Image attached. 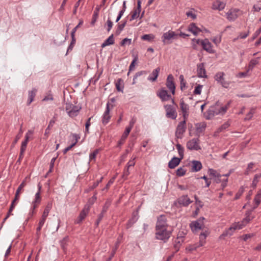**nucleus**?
<instances>
[{
    "instance_id": "f257e3e1",
    "label": "nucleus",
    "mask_w": 261,
    "mask_h": 261,
    "mask_svg": "<svg viewBox=\"0 0 261 261\" xmlns=\"http://www.w3.org/2000/svg\"><path fill=\"white\" fill-rule=\"evenodd\" d=\"M230 103V102L229 101L226 105H222L217 102L215 106L211 107V108L208 111V114L209 115L206 117V118L210 119L216 115H223L225 114L229 108Z\"/></svg>"
},
{
    "instance_id": "f03ea898",
    "label": "nucleus",
    "mask_w": 261,
    "mask_h": 261,
    "mask_svg": "<svg viewBox=\"0 0 261 261\" xmlns=\"http://www.w3.org/2000/svg\"><path fill=\"white\" fill-rule=\"evenodd\" d=\"M251 220L249 216L246 217L241 222L233 224L228 229L224 232L220 237L222 238L228 235L231 236L234 230L243 228Z\"/></svg>"
},
{
    "instance_id": "7ed1b4c3",
    "label": "nucleus",
    "mask_w": 261,
    "mask_h": 261,
    "mask_svg": "<svg viewBox=\"0 0 261 261\" xmlns=\"http://www.w3.org/2000/svg\"><path fill=\"white\" fill-rule=\"evenodd\" d=\"M172 232V229L169 227L155 228V237L157 240H161L166 243L171 237Z\"/></svg>"
},
{
    "instance_id": "20e7f679",
    "label": "nucleus",
    "mask_w": 261,
    "mask_h": 261,
    "mask_svg": "<svg viewBox=\"0 0 261 261\" xmlns=\"http://www.w3.org/2000/svg\"><path fill=\"white\" fill-rule=\"evenodd\" d=\"M65 109L68 115L71 117H73L77 115L81 107L74 106L70 103H66Z\"/></svg>"
},
{
    "instance_id": "39448f33",
    "label": "nucleus",
    "mask_w": 261,
    "mask_h": 261,
    "mask_svg": "<svg viewBox=\"0 0 261 261\" xmlns=\"http://www.w3.org/2000/svg\"><path fill=\"white\" fill-rule=\"evenodd\" d=\"M177 34L172 31L164 33L162 36V41L164 44H168L172 42V40L177 38Z\"/></svg>"
},
{
    "instance_id": "423d86ee",
    "label": "nucleus",
    "mask_w": 261,
    "mask_h": 261,
    "mask_svg": "<svg viewBox=\"0 0 261 261\" xmlns=\"http://www.w3.org/2000/svg\"><path fill=\"white\" fill-rule=\"evenodd\" d=\"M224 76L225 73L223 72H218L215 74L214 79L223 87L227 88L230 84V82L226 81Z\"/></svg>"
},
{
    "instance_id": "0eeeda50",
    "label": "nucleus",
    "mask_w": 261,
    "mask_h": 261,
    "mask_svg": "<svg viewBox=\"0 0 261 261\" xmlns=\"http://www.w3.org/2000/svg\"><path fill=\"white\" fill-rule=\"evenodd\" d=\"M164 107L166 111V117L172 119H175L177 116L175 107L171 105H166Z\"/></svg>"
},
{
    "instance_id": "6e6552de",
    "label": "nucleus",
    "mask_w": 261,
    "mask_h": 261,
    "mask_svg": "<svg viewBox=\"0 0 261 261\" xmlns=\"http://www.w3.org/2000/svg\"><path fill=\"white\" fill-rule=\"evenodd\" d=\"M198 138H193L187 142V148L190 150H198L201 149Z\"/></svg>"
},
{
    "instance_id": "1a4fd4ad",
    "label": "nucleus",
    "mask_w": 261,
    "mask_h": 261,
    "mask_svg": "<svg viewBox=\"0 0 261 261\" xmlns=\"http://www.w3.org/2000/svg\"><path fill=\"white\" fill-rule=\"evenodd\" d=\"M186 120L180 122L176 127L175 132V136L177 138L181 139L182 138L183 134L185 133L186 130Z\"/></svg>"
},
{
    "instance_id": "9d476101",
    "label": "nucleus",
    "mask_w": 261,
    "mask_h": 261,
    "mask_svg": "<svg viewBox=\"0 0 261 261\" xmlns=\"http://www.w3.org/2000/svg\"><path fill=\"white\" fill-rule=\"evenodd\" d=\"M203 217L200 218L198 220L191 222L190 226L193 231H197L202 229L204 226L203 221Z\"/></svg>"
},
{
    "instance_id": "9b49d317",
    "label": "nucleus",
    "mask_w": 261,
    "mask_h": 261,
    "mask_svg": "<svg viewBox=\"0 0 261 261\" xmlns=\"http://www.w3.org/2000/svg\"><path fill=\"white\" fill-rule=\"evenodd\" d=\"M179 106L184 119H187L189 115V107L185 103L183 99L180 100Z\"/></svg>"
},
{
    "instance_id": "f8f14e48",
    "label": "nucleus",
    "mask_w": 261,
    "mask_h": 261,
    "mask_svg": "<svg viewBox=\"0 0 261 261\" xmlns=\"http://www.w3.org/2000/svg\"><path fill=\"white\" fill-rule=\"evenodd\" d=\"M41 200V197L40 196V192H37L35 196V199L32 202V206L31 208V212H30L29 214V215L30 217H32L34 213L35 209L38 206L39 204L40 203Z\"/></svg>"
},
{
    "instance_id": "ddd939ff",
    "label": "nucleus",
    "mask_w": 261,
    "mask_h": 261,
    "mask_svg": "<svg viewBox=\"0 0 261 261\" xmlns=\"http://www.w3.org/2000/svg\"><path fill=\"white\" fill-rule=\"evenodd\" d=\"M169 227L167 223L166 217L164 215H161L158 218L155 228H163Z\"/></svg>"
},
{
    "instance_id": "4468645a",
    "label": "nucleus",
    "mask_w": 261,
    "mask_h": 261,
    "mask_svg": "<svg viewBox=\"0 0 261 261\" xmlns=\"http://www.w3.org/2000/svg\"><path fill=\"white\" fill-rule=\"evenodd\" d=\"M201 45L204 50L210 54L214 53L213 45L207 39L201 40Z\"/></svg>"
},
{
    "instance_id": "2eb2a0df",
    "label": "nucleus",
    "mask_w": 261,
    "mask_h": 261,
    "mask_svg": "<svg viewBox=\"0 0 261 261\" xmlns=\"http://www.w3.org/2000/svg\"><path fill=\"white\" fill-rule=\"evenodd\" d=\"M156 94L162 101H168L171 98V95L169 94L167 91L164 88L160 89L157 92Z\"/></svg>"
},
{
    "instance_id": "dca6fc26",
    "label": "nucleus",
    "mask_w": 261,
    "mask_h": 261,
    "mask_svg": "<svg viewBox=\"0 0 261 261\" xmlns=\"http://www.w3.org/2000/svg\"><path fill=\"white\" fill-rule=\"evenodd\" d=\"M166 85L172 94L174 95L175 94V86L174 83V77L172 75L170 74L168 76Z\"/></svg>"
},
{
    "instance_id": "f3484780",
    "label": "nucleus",
    "mask_w": 261,
    "mask_h": 261,
    "mask_svg": "<svg viewBox=\"0 0 261 261\" xmlns=\"http://www.w3.org/2000/svg\"><path fill=\"white\" fill-rule=\"evenodd\" d=\"M34 130L32 129L29 130L25 135V139L21 143V151L22 152L24 150H26L27 146L29 142V140L31 136L33 135Z\"/></svg>"
},
{
    "instance_id": "a211bd4d",
    "label": "nucleus",
    "mask_w": 261,
    "mask_h": 261,
    "mask_svg": "<svg viewBox=\"0 0 261 261\" xmlns=\"http://www.w3.org/2000/svg\"><path fill=\"white\" fill-rule=\"evenodd\" d=\"M111 118V115L110 114V108L109 103H108L105 112L103 115L102 122L103 124H107Z\"/></svg>"
},
{
    "instance_id": "6ab92c4d",
    "label": "nucleus",
    "mask_w": 261,
    "mask_h": 261,
    "mask_svg": "<svg viewBox=\"0 0 261 261\" xmlns=\"http://www.w3.org/2000/svg\"><path fill=\"white\" fill-rule=\"evenodd\" d=\"M188 30L195 36H197L199 32L203 31L202 29L198 28L194 23H192L189 25Z\"/></svg>"
},
{
    "instance_id": "aec40b11",
    "label": "nucleus",
    "mask_w": 261,
    "mask_h": 261,
    "mask_svg": "<svg viewBox=\"0 0 261 261\" xmlns=\"http://www.w3.org/2000/svg\"><path fill=\"white\" fill-rule=\"evenodd\" d=\"M198 76L199 77H206V71L203 63H200L197 65V70Z\"/></svg>"
},
{
    "instance_id": "412c9836",
    "label": "nucleus",
    "mask_w": 261,
    "mask_h": 261,
    "mask_svg": "<svg viewBox=\"0 0 261 261\" xmlns=\"http://www.w3.org/2000/svg\"><path fill=\"white\" fill-rule=\"evenodd\" d=\"M192 202L187 195H183L178 199V203L184 206H187Z\"/></svg>"
},
{
    "instance_id": "4be33fe9",
    "label": "nucleus",
    "mask_w": 261,
    "mask_h": 261,
    "mask_svg": "<svg viewBox=\"0 0 261 261\" xmlns=\"http://www.w3.org/2000/svg\"><path fill=\"white\" fill-rule=\"evenodd\" d=\"M182 159L177 157H173L168 163V167L170 169H174L177 166Z\"/></svg>"
},
{
    "instance_id": "5701e85b",
    "label": "nucleus",
    "mask_w": 261,
    "mask_h": 261,
    "mask_svg": "<svg viewBox=\"0 0 261 261\" xmlns=\"http://www.w3.org/2000/svg\"><path fill=\"white\" fill-rule=\"evenodd\" d=\"M160 71V67H158L154 69L152 73L149 75L148 77V80L151 81V82H154L156 80L158 76L159 73Z\"/></svg>"
},
{
    "instance_id": "b1692460",
    "label": "nucleus",
    "mask_w": 261,
    "mask_h": 261,
    "mask_svg": "<svg viewBox=\"0 0 261 261\" xmlns=\"http://www.w3.org/2000/svg\"><path fill=\"white\" fill-rule=\"evenodd\" d=\"M225 7V4L222 2L217 1L213 4L212 9L214 10H222Z\"/></svg>"
},
{
    "instance_id": "393cba45",
    "label": "nucleus",
    "mask_w": 261,
    "mask_h": 261,
    "mask_svg": "<svg viewBox=\"0 0 261 261\" xmlns=\"http://www.w3.org/2000/svg\"><path fill=\"white\" fill-rule=\"evenodd\" d=\"M185 239H183L181 236H177L175 240L174 247L176 251H178L180 246L184 243Z\"/></svg>"
},
{
    "instance_id": "a878e982",
    "label": "nucleus",
    "mask_w": 261,
    "mask_h": 261,
    "mask_svg": "<svg viewBox=\"0 0 261 261\" xmlns=\"http://www.w3.org/2000/svg\"><path fill=\"white\" fill-rule=\"evenodd\" d=\"M89 210L84 207V210L81 212L77 219L76 221V223H81L86 217Z\"/></svg>"
},
{
    "instance_id": "bb28decb",
    "label": "nucleus",
    "mask_w": 261,
    "mask_h": 261,
    "mask_svg": "<svg viewBox=\"0 0 261 261\" xmlns=\"http://www.w3.org/2000/svg\"><path fill=\"white\" fill-rule=\"evenodd\" d=\"M192 170L193 171L197 172L202 168V164L199 161H193L192 162Z\"/></svg>"
},
{
    "instance_id": "cd10ccee",
    "label": "nucleus",
    "mask_w": 261,
    "mask_h": 261,
    "mask_svg": "<svg viewBox=\"0 0 261 261\" xmlns=\"http://www.w3.org/2000/svg\"><path fill=\"white\" fill-rule=\"evenodd\" d=\"M114 43V39L113 35L112 34L104 42L101 44V47L102 48L110 45L113 44Z\"/></svg>"
},
{
    "instance_id": "c85d7f7f",
    "label": "nucleus",
    "mask_w": 261,
    "mask_h": 261,
    "mask_svg": "<svg viewBox=\"0 0 261 261\" xmlns=\"http://www.w3.org/2000/svg\"><path fill=\"white\" fill-rule=\"evenodd\" d=\"M96 199V193L95 192L94 193V195L88 200V201L87 203L85 205V207L87 208L88 210H89L91 206L95 202Z\"/></svg>"
},
{
    "instance_id": "c756f323",
    "label": "nucleus",
    "mask_w": 261,
    "mask_h": 261,
    "mask_svg": "<svg viewBox=\"0 0 261 261\" xmlns=\"http://www.w3.org/2000/svg\"><path fill=\"white\" fill-rule=\"evenodd\" d=\"M226 17L229 20L233 21L237 18V14L236 12L232 10H229L226 13Z\"/></svg>"
},
{
    "instance_id": "7c9ffc66",
    "label": "nucleus",
    "mask_w": 261,
    "mask_h": 261,
    "mask_svg": "<svg viewBox=\"0 0 261 261\" xmlns=\"http://www.w3.org/2000/svg\"><path fill=\"white\" fill-rule=\"evenodd\" d=\"M37 90L33 89L31 91L29 92V97L28 100V105H29L34 100V98L36 95Z\"/></svg>"
},
{
    "instance_id": "2f4dec72",
    "label": "nucleus",
    "mask_w": 261,
    "mask_h": 261,
    "mask_svg": "<svg viewBox=\"0 0 261 261\" xmlns=\"http://www.w3.org/2000/svg\"><path fill=\"white\" fill-rule=\"evenodd\" d=\"M115 85L116 89L118 91L123 92L124 86L123 84V80L121 79H119L116 81Z\"/></svg>"
},
{
    "instance_id": "473e14b6",
    "label": "nucleus",
    "mask_w": 261,
    "mask_h": 261,
    "mask_svg": "<svg viewBox=\"0 0 261 261\" xmlns=\"http://www.w3.org/2000/svg\"><path fill=\"white\" fill-rule=\"evenodd\" d=\"M52 207V204L51 203H48L46 205V206L45 207V209L44 210V212L43 213V214L42 215V217L47 218L48 214L51 209Z\"/></svg>"
},
{
    "instance_id": "72a5a7b5",
    "label": "nucleus",
    "mask_w": 261,
    "mask_h": 261,
    "mask_svg": "<svg viewBox=\"0 0 261 261\" xmlns=\"http://www.w3.org/2000/svg\"><path fill=\"white\" fill-rule=\"evenodd\" d=\"M208 173L210 176H213L215 178L216 177H222V175L220 174L216 170L213 169H209L208 170Z\"/></svg>"
},
{
    "instance_id": "f704fd0d",
    "label": "nucleus",
    "mask_w": 261,
    "mask_h": 261,
    "mask_svg": "<svg viewBox=\"0 0 261 261\" xmlns=\"http://www.w3.org/2000/svg\"><path fill=\"white\" fill-rule=\"evenodd\" d=\"M133 57H134V59L133 60L130 66H129V72H128L127 73V75H129V72L130 71H132V70H134L135 69V64L138 61V57L137 55L135 56V55H133Z\"/></svg>"
},
{
    "instance_id": "c9c22d12",
    "label": "nucleus",
    "mask_w": 261,
    "mask_h": 261,
    "mask_svg": "<svg viewBox=\"0 0 261 261\" xmlns=\"http://www.w3.org/2000/svg\"><path fill=\"white\" fill-rule=\"evenodd\" d=\"M207 235V233H206L205 232H202L200 233L199 236L200 240L199 242V246H202L204 245V244L205 243V240L206 239Z\"/></svg>"
},
{
    "instance_id": "e433bc0d",
    "label": "nucleus",
    "mask_w": 261,
    "mask_h": 261,
    "mask_svg": "<svg viewBox=\"0 0 261 261\" xmlns=\"http://www.w3.org/2000/svg\"><path fill=\"white\" fill-rule=\"evenodd\" d=\"M258 63V61L257 59H252L248 65V70H252L253 68Z\"/></svg>"
},
{
    "instance_id": "4c0bfd02",
    "label": "nucleus",
    "mask_w": 261,
    "mask_h": 261,
    "mask_svg": "<svg viewBox=\"0 0 261 261\" xmlns=\"http://www.w3.org/2000/svg\"><path fill=\"white\" fill-rule=\"evenodd\" d=\"M55 122L54 120H51L49 123L47 127L46 128L44 133V136H46V138H47L49 134L50 128L53 126Z\"/></svg>"
},
{
    "instance_id": "58836bf2",
    "label": "nucleus",
    "mask_w": 261,
    "mask_h": 261,
    "mask_svg": "<svg viewBox=\"0 0 261 261\" xmlns=\"http://www.w3.org/2000/svg\"><path fill=\"white\" fill-rule=\"evenodd\" d=\"M201 40L199 39H192V46L193 49H197L198 45L199 44H201Z\"/></svg>"
},
{
    "instance_id": "ea45409f",
    "label": "nucleus",
    "mask_w": 261,
    "mask_h": 261,
    "mask_svg": "<svg viewBox=\"0 0 261 261\" xmlns=\"http://www.w3.org/2000/svg\"><path fill=\"white\" fill-rule=\"evenodd\" d=\"M176 147L178 150L179 155L180 156V158L182 159L184 157V147L179 144H176Z\"/></svg>"
},
{
    "instance_id": "a19ab883",
    "label": "nucleus",
    "mask_w": 261,
    "mask_h": 261,
    "mask_svg": "<svg viewBox=\"0 0 261 261\" xmlns=\"http://www.w3.org/2000/svg\"><path fill=\"white\" fill-rule=\"evenodd\" d=\"M83 21L81 20L79 23V24L72 30L71 32V37L72 38L73 41H75V38H74V34L75 32L76 31L77 29L83 24Z\"/></svg>"
},
{
    "instance_id": "79ce46f5",
    "label": "nucleus",
    "mask_w": 261,
    "mask_h": 261,
    "mask_svg": "<svg viewBox=\"0 0 261 261\" xmlns=\"http://www.w3.org/2000/svg\"><path fill=\"white\" fill-rule=\"evenodd\" d=\"M260 177H261V173L256 174L254 175L253 180L252 181V187L253 188L256 187L258 181V178H259Z\"/></svg>"
},
{
    "instance_id": "37998d69",
    "label": "nucleus",
    "mask_w": 261,
    "mask_h": 261,
    "mask_svg": "<svg viewBox=\"0 0 261 261\" xmlns=\"http://www.w3.org/2000/svg\"><path fill=\"white\" fill-rule=\"evenodd\" d=\"M130 131H131V130L130 129V128L126 127L124 133L123 134V135L121 136V140H122L123 141H124L125 140L127 137V136L129 135Z\"/></svg>"
},
{
    "instance_id": "c03bdc74",
    "label": "nucleus",
    "mask_w": 261,
    "mask_h": 261,
    "mask_svg": "<svg viewBox=\"0 0 261 261\" xmlns=\"http://www.w3.org/2000/svg\"><path fill=\"white\" fill-rule=\"evenodd\" d=\"M146 71H139V72H137V73L135 74V76H134V77L133 81L132 84H133V85L135 84L136 83V79H137V78L138 77H139V76H141V75H143V74H146Z\"/></svg>"
},
{
    "instance_id": "a18cd8bd",
    "label": "nucleus",
    "mask_w": 261,
    "mask_h": 261,
    "mask_svg": "<svg viewBox=\"0 0 261 261\" xmlns=\"http://www.w3.org/2000/svg\"><path fill=\"white\" fill-rule=\"evenodd\" d=\"M141 11L139 9H135L131 16L130 20L137 18L140 15Z\"/></svg>"
},
{
    "instance_id": "49530a36",
    "label": "nucleus",
    "mask_w": 261,
    "mask_h": 261,
    "mask_svg": "<svg viewBox=\"0 0 261 261\" xmlns=\"http://www.w3.org/2000/svg\"><path fill=\"white\" fill-rule=\"evenodd\" d=\"M186 172V170L183 168H179L176 170V175L178 176H184Z\"/></svg>"
},
{
    "instance_id": "de8ad7c7",
    "label": "nucleus",
    "mask_w": 261,
    "mask_h": 261,
    "mask_svg": "<svg viewBox=\"0 0 261 261\" xmlns=\"http://www.w3.org/2000/svg\"><path fill=\"white\" fill-rule=\"evenodd\" d=\"M202 87H203L202 85H197L195 88V89L194 91V93L195 94H197V95L200 94Z\"/></svg>"
},
{
    "instance_id": "09e8293b",
    "label": "nucleus",
    "mask_w": 261,
    "mask_h": 261,
    "mask_svg": "<svg viewBox=\"0 0 261 261\" xmlns=\"http://www.w3.org/2000/svg\"><path fill=\"white\" fill-rule=\"evenodd\" d=\"M199 244H194V245H190L187 247L186 250L189 251H192L193 250H196L198 247H200Z\"/></svg>"
},
{
    "instance_id": "8fccbe9b",
    "label": "nucleus",
    "mask_w": 261,
    "mask_h": 261,
    "mask_svg": "<svg viewBox=\"0 0 261 261\" xmlns=\"http://www.w3.org/2000/svg\"><path fill=\"white\" fill-rule=\"evenodd\" d=\"M249 31H248L246 33H241L239 34V36L237 38H234L233 39V41H236L239 38L245 39V38H246L249 35Z\"/></svg>"
},
{
    "instance_id": "3c124183",
    "label": "nucleus",
    "mask_w": 261,
    "mask_h": 261,
    "mask_svg": "<svg viewBox=\"0 0 261 261\" xmlns=\"http://www.w3.org/2000/svg\"><path fill=\"white\" fill-rule=\"evenodd\" d=\"M141 38L144 40L150 41L154 39V36L152 34H146L142 36Z\"/></svg>"
},
{
    "instance_id": "603ef678",
    "label": "nucleus",
    "mask_w": 261,
    "mask_h": 261,
    "mask_svg": "<svg viewBox=\"0 0 261 261\" xmlns=\"http://www.w3.org/2000/svg\"><path fill=\"white\" fill-rule=\"evenodd\" d=\"M179 78L180 82V88L181 90H183L186 87V82L185 81L183 75H180Z\"/></svg>"
},
{
    "instance_id": "864d4df0",
    "label": "nucleus",
    "mask_w": 261,
    "mask_h": 261,
    "mask_svg": "<svg viewBox=\"0 0 261 261\" xmlns=\"http://www.w3.org/2000/svg\"><path fill=\"white\" fill-rule=\"evenodd\" d=\"M22 133V128L21 127L19 129V133L16 136L15 139L12 143V147H13L15 145V144L17 142L18 140L21 138Z\"/></svg>"
},
{
    "instance_id": "5fc2aeb1",
    "label": "nucleus",
    "mask_w": 261,
    "mask_h": 261,
    "mask_svg": "<svg viewBox=\"0 0 261 261\" xmlns=\"http://www.w3.org/2000/svg\"><path fill=\"white\" fill-rule=\"evenodd\" d=\"M111 204V202L109 200L107 201L105 203L104 206H103L102 211L101 213H103V214L107 211L109 207L110 206Z\"/></svg>"
},
{
    "instance_id": "6e6d98bb",
    "label": "nucleus",
    "mask_w": 261,
    "mask_h": 261,
    "mask_svg": "<svg viewBox=\"0 0 261 261\" xmlns=\"http://www.w3.org/2000/svg\"><path fill=\"white\" fill-rule=\"evenodd\" d=\"M186 15L191 17L192 19H195L196 18L197 15L196 14L193 12V11H189L186 12Z\"/></svg>"
},
{
    "instance_id": "4d7b16f0",
    "label": "nucleus",
    "mask_w": 261,
    "mask_h": 261,
    "mask_svg": "<svg viewBox=\"0 0 261 261\" xmlns=\"http://www.w3.org/2000/svg\"><path fill=\"white\" fill-rule=\"evenodd\" d=\"M98 153V150L96 149L92 153H91L89 155V159L90 161H91L92 160H95L97 154Z\"/></svg>"
},
{
    "instance_id": "13d9d810",
    "label": "nucleus",
    "mask_w": 261,
    "mask_h": 261,
    "mask_svg": "<svg viewBox=\"0 0 261 261\" xmlns=\"http://www.w3.org/2000/svg\"><path fill=\"white\" fill-rule=\"evenodd\" d=\"M254 166V164L253 163H250L246 168V171H245V174L246 175H248L250 171L253 169Z\"/></svg>"
},
{
    "instance_id": "bf43d9fd",
    "label": "nucleus",
    "mask_w": 261,
    "mask_h": 261,
    "mask_svg": "<svg viewBox=\"0 0 261 261\" xmlns=\"http://www.w3.org/2000/svg\"><path fill=\"white\" fill-rule=\"evenodd\" d=\"M131 42L132 40L130 39L125 38L122 40L120 44L121 46L125 45V44L129 45L131 44Z\"/></svg>"
},
{
    "instance_id": "052dcab7",
    "label": "nucleus",
    "mask_w": 261,
    "mask_h": 261,
    "mask_svg": "<svg viewBox=\"0 0 261 261\" xmlns=\"http://www.w3.org/2000/svg\"><path fill=\"white\" fill-rule=\"evenodd\" d=\"M212 40L216 45H218L221 42V36H216Z\"/></svg>"
},
{
    "instance_id": "680f3d73",
    "label": "nucleus",
    "mask_w": 261,
    "mask_h": 261,
    "mask_svg": "<svg viewBox=\"0 0 261 261\" xmlns=\"http://www.w3.org/2000/svg\"><path fill=\"white\" fill-rule=\"evenodd\" d=\"M254 113V110L253 109L250 110L249 113L246 115V117L245 118V120H250L253 116Z\"/></svg>"
},
{
    "instance_id": "e2e57ef3",
    "label": "nucleus",
    "mask_w": 261,
    "mask_h": 261,
    "mask_svg": "<svg viewBox=\"0 0 261 261\" xmlns=\"http://www.w3.org/2000/svg\"><path fill=\"white\" fill-rule=\"evenodd\" d=\"M229 126V124L228 122H225L224 124H223L222 125H221V127H220L218 129V132H221L223 131V130L227 128Z\"/></svg>"
},
{
    "instance_id": "0e129e2a",
    "label": "nucleus",
    "mask_w": 261,
    "mask_h": 261,
    "mask_svg": "<svg viewBox=\"0 0 261 261\" xmlns=\"http://www.w3.org/2000/svg\"><path fill=\"white\" fill-rule=\"evenodd\" d=\"M249 71V70H248V69H247L246 72H239L237 74V76L238 77H240V78H242V77H244L247 76H248V73Z\"/></svg>"
},
{
    "instance_id": "69168bd1",
    "label": "nucleus",
    "mask_w": 261,
    "mask_h": 261,
    "mask_svg": "<svg viewBox=\"0 0 261 261\" xmlns=\"http://www.w3.org/2000/svg\"><path fill=\"white\" fill-rule=\"evenodd\" d=\"M136 122V118L135 117L132 118L131 120L129 122V126L126 127L127 128H130V129L132 130V128L134 126V124Z\"/></svg>"
},
{
    "instance_id": "338daca9",
    "label": "nucleus",
    "mask_w": 261,
    "mask_h": 261,
    "mask_svg": "<svg viewBox=\"0 0 261 261\" xmlns=\"http://www.w3.org/2000/svg\"><path fill=\"white\" fill-rule=\"evenodd\" d=\"M26 186L25 179H24L21 184L19 185L16 191H18L19 193L21 192V191Z\"/></svg>"
},
{
    "instance_id": "774afa93",
    "label": "nucleus",
    "mask_w": 261,
    "mask_h": 261,
    "mask_svg": "<svg viewBox=\"0 0 261 261\" xmlns=\"http://www.w3.org/2000/svg\"><path fill=\"white\" fill-rule=\"evenodd\" d=\"M253 9L255 12H259L261 10V4H257L254 5L253 7Z\"/></svg>"
}]
</instances>
